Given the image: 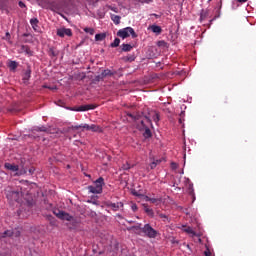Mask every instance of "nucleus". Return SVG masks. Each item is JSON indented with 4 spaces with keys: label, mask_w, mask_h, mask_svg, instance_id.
Segmentation results:
<instances>
[{
    "label": "nucleus",
    "mask_w": 256,
    "mask_h": 256,
    "mask_svg": "<svg viewBox=\"0 0 256 256\" xmlns=\"http://www.w3.org/2000/svg\"><path fill=\"white\" fill-rule=\"evenodd\" d=\"M128 117H131V119H135L138 121L137 127L140 131H143V129L149 128V125H153L151 122V118L144 116L141 113L132 114L129 113Z\"/></svg>",
    "instance_id": "nucleus-1"
},
{
    "label": "nucleus",
    "mask_w": 256,
    "mask_h": 256,
    "mask_svg": "<svg viewBox=\"0 0 256 256\" xmlns=\"http://www.w3.org/2000/svg\"><path fill=\"white\" fill-rule=\"evenodd\" d=\"M131 229L142 231V233L145 235V237H148V239H155L157 235H159V232L151 227V224H145L144 227H141V225L132 226L131 228H128V231H131Z\"/></svg>",
    "instance_id": "nucleus-2"
},
{
    "label": "nucleus",
    "mask_w": 256,
    "mask_h": 256,
    "mask_svg": "<svg viewBox=\"0 0 256 256\" xmlns=\"http://www.w3.org/2000/svg\"><path fill=\"white\" fill-rule=\"evenodd\" d=\"M5 195L8 199V201H16L19 203V199L23 197V192L19 189H13L11 186L6 187L5 189Z\"/></svg>",
    "instance_id": "nucleus-3"
},
{
    "label": "nucleus",
    "mask_w": 256,
    "mask_h": 256,
    "mask_svg": "<svg viewBox=\"0 0 256 256\" xmlns=\"http://www.w3.org/2000/svg\"><path fill=\"white\" fill-rule=\"evenodd\" d=\"M131 35L132 39L137 38V33H135V30L132 27H126L123 29H120L117 32V36L121 37V39H127Z\"/></svg>",
    "instance_id": "nucleus-4"
},
{
    "label": "nucleus",
    "mask_w": 256,
    "mask_h": 256,
    "mask_svg": "<svg viewBox=\"0 0 256 256\" xmlns=\"http://www.w3.org/2000/svg\"><path fill=\"white\" fill-rule=\"evenodd\" d=\"M103 185H105V180L103 179V177H99L95 181V186H89L88 189L90 193H94V194L103 193Z\"/></svg>",
    "instance_id": "nucleus-5"
},
{
    "label": "nucleus",
    "mask_w": 256,
    "mask_h": 256,
    "mask_svg": "<svg viewBox=\"0 0 256 256\" xmlns=\"http://www.w3.org/2000/svg\"><path fill=\"white\" fill-rule=\"evenodd\" d=\"M93 109H97V105H95V104L81 105V106H79L77 108H71V111L81 112V111H91Z\"/></svg>",
    "instance_id": "nucleus-6"
},
{
    "label": "nucleus",
    "mask_w": 256,
    "mask_h": 256,
    "mask_svg": "<svg viewBox=\"0 0 256 256\" xmlns=\"http://www.w3.org/2000/svg\"><path fill=\"white\" fill-rule=\"evenodd\" d=\"M57 35L58 37H72L73 36V31L70 28H59L57 30Z\"/></svg>",
    "instance_id": "nucleus-7"
},
{
    "label": "nucleus",
    "mask_w": 256,
    "mask_h": 256,
    "mask_svg": "<svg viewBox=\"0 0 256 256\" xmlns=\"http://www.w3.org/2000/svg\"><path fill=\"white\" fill-rule=\"evenodd\" d=\"M107 207L112 209V211H119V209L123 208V202H117V203L110 202L107 204Z\"/></svg>",
    "instance_id": "nucleus-8"
},
{
    "label": "nucleus",
    "mask_w": 256,
    "mask_h": 256,
    "mask_svg": "<svg viewBox=\"0 0 256 256\" xmlns=\"http://www.w3.org/2000/svg\"><path fill=\"white\" fill-rule=\"evenodd\" d=\"M150 30L152 33H156V35H161L163 31V29H161V26H157V25H151Z\"/></svg>",
    "instance_id": "nucleus-9"
},
{
    "label": "nucleus",
    "mask_w": 256,
    "mask_h": 256,
    "mask_svg": "<svg viewBox=\"0 0 256 256\" xmlns=\"http://www.w3.org/2000/svg\"><path fill=\"white\" fill-rule=\"evenodd\" d=\"M22 79H23L24 83H27V81H29V79H31V67L27 68V70L23 74Z\"/></svg>",
    "instance_id": "nucleus-10"
},
{
    "label": "nucleus",
    "mask_w": 256,
    "mask_h": 256,
    "mask_svg": "<svg viewBox=\"0 0 256 256\" xmlns=\"http://www.w3.org/2000/svg\"><path fill=\"white\" fill-rule=\"evenodd\" d=\"M21 51H22V53H25L26 55H29L30 57H32V55H33V51H31V48H29L28 45H22Z\"/></svg>",
    "instance_id": "nucleus-11"
},
{
    "label": "nucleus",
    "mask_w": 256,
    "mask_h": 256,
    "mask_svg": "<svg viewBox=\"0 0 256 256\" xmlns=\"http://www.w3.org/2000/svg\"><path fill=\"white\" fill-rule=\"evenodd\" d=\"M5 168L8 169V171H19V166L11 163H5Z\"/></svg>",
    "instance_id": "nucleus-12"
},
{
    "label": "nucleus",
    "mask_w": 256,
    "mask_h": 256,
    "mask_svg": "<svg viewBox=\"0 0 256 256\" xmlns=\"http://www.w3.org/2000/svg\"><path fill=\"white\" fill-rule=\"evenodd\" d=\"M70 129H75L76 131H77V129H86V131H90L91 125L84 124V125L72 126Z\"/></svg>",
    "instance_id": "nucleus-13"
},
{
    "label": "nucleus",
    "mask_w": 256,
    "mask_h": 256,
    "mask_svg": "<svg viewBox=\"0 0 256 256\" xmlns=\"http://www.w3.org/2000/svg\"><path fill=\"white\" fill-rule=\"evenodd\" d=\"M62 221H73V216H71L67 212H62V217L60 218Z\"/></svg>",
    "instance_id": "nucleus-14"
},
{
    "label": "nucleus",
    "mask_w": 256,
    "mask_h": 256,
    "mask_svg": "<svg viewBox=\"0 0 256 256\" xmlns=\"http://www.w3.org/2000/svg\"><path fill=\"white\" fill-rule=\"evenodd\" d=\"M30 25L32 26V28L34 29V31H37V27H39V19L37 18H32L30 20Z\"/></svg>",
    "instance_id": "nucleus-15"
},
{
    "label": "nucleus",
    "mask_w": 256,
    "mask_h": 256,
    "mask_svg": "<svg viewBox=\"0 0 256 256\" xmlns=\"http://www.w3.org/2000/svg\"><path fill=\"white\" fill-rule=\"evenodd\" d=\"M8 67H9L10 71H16L17 67H19V63H17V61H10L8 63Z\"/></svg>",
    "instance_id": "nucleus-16"
},
{
    "label": "nucleus",
    "mask_w": 256,
    "mask_h": 256,
    "mask_svg": "<svg viewBox=\"0 0 256 256\" xmlns=\"http://www.w3.org/2000/svg\"><path fill=\"white\" fill-rule=\"evenodd\" d=\"M131 167H135V163H133V162H125L122 165L123 171H129V169H131Z\"/></svg>",
    "instance_id": "nucleus-17"
},
{
    "label": "nucleus",
    "mask_w": 256,
    "mask_h": 256,
    "mask_svg": "<svg viewBox=\"0 0 256 256\" xmlns=\"http://www.w3.org/2000/svg\"><path fill=\"white\" fill-rule=\"evenodd\" d=\"M111 20L113 21V23L115 25H119V23H121V16L115 15V14H111Z\"/></svg>",
    "instance_id": "nucleus-18"
},
{
    "label": "nucleus",
    "mask_w": 256,
    "mask_h": 256,
    "mask_svg": "<svg viewBox=\"0 0 256 256\" xmlns=\"http://www.w3.org/2000/svg\"><path fill=\"white\" fill-rule=\"evenodd\" d=\"M146 201H150V203H153L154 205H159V203H161L160 198H151L149 196H146Z\"/></svg>",
    "instance_id": "nucleus-19"
},
{
    "label": "nucleus",
    "mask_w": 256,
    "mask_h": 256,
    "mask_svg": "<svg viewBox=\"0 0 256 256\" xmlns=\"http://www.w3.org/2000/svg\"><path fill=\"white\" fill-rule=\"evenodd\" d=\"M13 230H6L0 235V239H5V237H12Z\"/></svg>",
    "instance_id": "nucleus-20"
},
{
    "label": "nucleus",
    "mask_w": 256,
    "mask_h": 256,
    "mask_svg": "<svg viewBox=\"0 0 256 256\" xmlns=\"http://www.w3.org/2000/svg\"><path fill=\"white\" fill-rule=\"evenodd\" d=\"M111 76H113V72H111V70H109V69L104 70L101 73V79H105V77H111Z\"/></svg>",
    "instance_id": "nucleus-21"
},
{
    "label": "nucleus",
    "mask_w": 256,
    "mask_h": 256,
    "mask_svg": "<svg viewBox=\"0 0 256 256\" xmlns=\"http://www.w3.org/2000/svg\"><path fill=\"white\" fill-rule=\"evenodd\" d=\"M183 231L184 233H188V235H192V237H195V235H197V233H195L193 228L191 227H184Z\"/></svg>",
    "instance_id": "nucleus-22"
},
{
    "label": "nucleus",
    "mask_w": 256,
    "mask_h": 256,
    "mask_svg": "<svg viewBox=\"0 0 256 256\" xmlns=\"http://www.w3.org/2000/svg\"><path fill=\"white\" fill-rule=\"evenodd\" d=\"M90 131H93L94 133H101V127L98 125L92 124L90 125Z\"/></svg>",
    "instance_id": "nucleus-23"
},
{
    "label": "nucleus",
    "mask_w": 256,
    "mask_h": 256,
    "mask_svg": "<svg viewBox=\"0 0 256 256\" xmlns=\"http://www.w3.org/2000/svg\"><path fill=\"white\" fill-rule=\"evenodd\" d=\"M122 51H124L125 53L131 51V49H133V46L131 44H122Z\"/></svg>",
    "instance_id": "nucleus-24"
},
{
    "label": "nucleus",
    "mask_w": 256,
    "mask_h": 256,
    "mask_svg": "<svg viewBox=\"0 0 256 256\" xmlns=\"http://www.w3.org/2000/svg\"><path fill=\"white\" fill-rule=\"evenodd\" d=\"M144 133H143V136L145 137V139H149L150 137H152V133H151V129L149 128H144Z\"/></svg>",
    "instance_id": "nucleus-25"
},
{
    "label": "nucleus",
    "mask_w": 256,
    "mask_h": 256,
    "mask_svg": "<svg viewBox=\"0 0 256 256\" xmlns=\"http://www.w3.org/2000/svg\"><path fill=\"white\" fill-rule=\"evenodd\" d=\"M106 37L107 35H105V33L96 34L95 41H103Z\"/></svg>",
    "instance_id": "nucleus-26"
},
{
    "label": "nucleus",
    "mask_w": 256,
    "mask_h": 256,
    "mask_svg": "<svg viewBox=\"0 0 256 256\" xmlns=\"http://www.w3.org/2000/svg\"><path fill=\"white\" fill-rule=\"evenodd\" d=\"M21 237V231L18 229L12 230V239H17Z\"/></svg>",
    "instance_id": "nucleus-27"
},
{
    "label": "nucleus",
    "mask_w": 256,
    "mask_h": 256,
    "mask_svg": "<svg viewBox=\"0 0 256 256\" xmlns=\"http://www.w3.org/2000/svg\"><path fill=\"white\" fill-rule=\"evenodd\" d=\"M144 211L145 213H147V215H149V217H154L155 213L153 212V209L148 208L147 206L144 207Z\"/></svg>",
    "instance_id": "nucleus-28"
},
{
    "label": "nucleus",
    "mask_w": 256,
    "mask_h": 256,
    "mask_svg": "<svg viewBox=\"0 0 256 256\" xmlns=\"http://www.w3.org/2000/svg\"><path fill=\"white\" fill-rule=\"evenodd\" d=\"M70 222L72 224V229H77V227H79V220L75 219L74 217H72Z\"/></svg>",
    "instance_id": "nucleus-29"
},
{
    "label": "nucleus",
    "mask_w": 256,
    "mask_h": 256,
    "mask_svg": "<svg viewBox=\"0 0 256 256\" xmlns=\"http://www.w3.org/2000/svg\"><path fill=\"white\" fill-rule=\"evenodd\" d=\"M151 117H152L154 123H159V120H160L159 113L153 112Z\"/></svg>",
    "instance_id": "nucleus-30"
},
{
    "label": "nucleus",
    "mask_w": 256,
    "mask_h": 256,
    "mask_svg": "<svg viewBox=\"0 0 256 256\" xmlns=\"http://www.w3.org/2000/svg\"><path fill=\"white\" fill-rule=\"evenodd\" d=\"M120 43H121V40L119 38H115L113 43L110 44V46L113 48L119 47Z\"/></svg>",
    "instance_id": "nucleus-31"
},
{
    "label": "nucleus",
    "mask_w": 256,
    "mask_h": 256,
    "mask_svg": "<svg viewBox=\"0 0 256 256\" xmlns=\"http://www.w3.org/2000/svg\"><path fill=\"white\" fill-rule=\"evenodd\" d=\"M63 212H64L63 210H59V209L53 211L54 215H55L58 219H61V217L63 216Z\"/></svg>",
    "instance_id": "nucleus-32"
},
{
    "label": "nucleus",
    "mask_w": 256,
    "mask_h": 256,
    "mask_svg": "<svg viewBox=\"0 0 256 256\" xmlns=\"http://www.w3.org/2000/svg\"><path fill=\"white\" fill-rule=\"evenodd\" d=\"M85 33H89V35H95V29L93 28H84Z\"/></svg>",
    "instance_id": "nucleus-33"
},
{
    "label": "nucleus",
    "mask_w": 256,
    "mask_h": 256,
    "mask_svg": "<svg viewBox=\"0 0 256 256\" xmlns=\"http://www.w3.org/2000/svg\"><path fill=\"white\" fill-rule=\"evenodd\" d=\"M49 55L50 57H57L58 53L53 48H50Z\"/></svg>",
    "instance_id": "nucleus-34"
},
{
    "label": "nucleus",
    "mask_w": 256,
    "mask_h": 256,
    "mask_svg": "<svg viewBox=\"0 0 256 256\" xmlns=\"http://www.w3.org/2000/svg\"><path fill=\"white\" fill-rule=\"evenodd\" d=\"M126 61L129 63H132V61H135V55H129L126 57Z\"/></svg>",
    "instance_id": "nucleus-35"
},
{
    "label": "nucleus",
    "mask_w": 256,
    "mask_h": 256,
    "mask_svg": "<svg viewBox=\"0 0 256 256\" xmlns=\"http://www.w3.org/2000/svg\"><path fill=\"white\" fill-rule=\"evenodd\" d=\"M36 131H41V132L45 133V132H47V127H45V126L38 127L36 129Z\"/></svg>",
    "instance_id": "nucleus-36"
},
{
    "label": "nucleus",
    "mask_w": 256,
    "mask_h": 256,
    "mask_svg": "<svg viewBox=\"0 0 256 256\" xmlns=\"http://www.w3.org/2000/svg\"><path fill=\"white\" fill-rule=\"evenodd\" d=\"M158 217H160V219H163V221L168 219L167 215H165L163 213H159V212H158Z\"/></svg>",
    "instance_id": "nucleus-37"
},
{
    "label": "nucleus",
    "mask_w": 256,
    "mask_h": 256,
    "mask_svg": "<svg viewBox=\"0 0 256 256\" xmlns=\"http://www.w3.org/2000/svg\"><path fill=\"white\" fill-rule=\"evenodd\" d=\"M178 167L177 162H171V169H173V171H175Z\"/></svg>",
    "instance_id": "nucleus-38"
},
{
    "label": "nucleus",
    "mask_w": 256,
    "mask_h": 256,
    "mask_svg": "<svg viewBox=\"0 0 256 256\" xmlns=\"http://www.w3.org/2000/svg\"><path fill=\"white\" fill-rule=\"evenodd\" d=\"M33 173H35V167H30L28 169V174L33 175Z\"/></svg>",
    "instance_id": "nucleus-39"
},
{
    "label": "nucleus",
    "mask_w": 256,
    "mask_h": 256,
    "mask_svg": "<svg viewBox=\"0 0 256 256\" xmlns=\"http://www.w3.org/2000/svg\"><path fill=\"white\" fill-rule=\"evenodd\" d=\"M155 167H157V162L153 161L150 164V169H155Z\"/></svg>",
    "instance_id": "nucleus-40"
},
{
    "label": "nucleus",
    "mask_w": 256,
    "mask_h": 256,
    "mask_svg": "<svg viewBox=\"0 0 256 256\" xmlns=\"http://www.w3.org/2000/svg\"><path fill=\"white\" fill-rule=\"evenodd\" d=\"M205 256H211V250H209V248H207V250L204 252Z\"/></svg>",
    "instance_id": "nucleus-41"
},
{
    "label": "nucleus",
    "mask_w": 256,
    "mask_h": 256,
    "mask_svg": "<svg viewBox=\"0 0 256 256\" xmlns=\"http://www.w3.org/2000/svg\"><path fill=\"white\" fill-rule=\"evenodd\" d=\"M18 5L19 7H21V9L25 7V3H23V1H19Z\"/></svg>",
    "instance_id": "nucleus-42"
},
{
    "label": "nucleus",
    "mask_w": 256,
    "mask_h": 256,
    "mask_svg": "<svg viewBox=\"0 0 256 256\" xmlns=\"http://www.w3.org/2000/svg\"><path fill=\"white\" fill-rule=\"evenodd\" d=\"M96 81H103V78H101V74L96 76Z\"/></svg>",
    "instance_id": "nucleus-43"
},
{
    "label": "nucleus",
    "mask_w": 256,
    "mask_h": 256,
    "mask_svg": "<svg viewBox=\"0 0 256 256\" xmlns=\"http://www.w3.org/2000/svg\"><path fill=\"white\" fill-rule=\"evenodd\" d=\"M132 211H137V206L135 204L132 205Z\"/></svg>",
    "instance_id": "nucleus-44"
},
{
    "label": "nucleus",
    "mask_w": 256,
    "mask_h": 256,
    "mask_svg": "<svg viewBox=\"0 0 256 256\" xmlns=\"http://www.w3.org/2000/svg\"><path fill=\"white\" fill-rule=\"evenodd\" d=\"M220 6H219V9H221V7H223V0H220Z\"/></svg>",
    "instance_id": "nucleus-45"
},
{
    "label": "nucleus",
    "mask_w": 256,
    "mask_h": 256,
    "mask_svg": "<svg viewBox=\"0 0 256 256\" xmlns=\"http://www.w3.org/2000/svg\"><path fill=\"white\" fill-rule=\"evenodd\" d=\"M238 3H247V0H238Z\"/></svg>",
    "instance_id": "nucleus-46"
},
{
    "label": "nucleus",
    "mask_w": 256,
    "mask_h": 256,
    "mask_svg": "<svg viewBox=\"0 0 256 256\" xmlns=\"http://www.w3.org/2000/svg\"><path fill=\"white\" fill-rule=\"evenodd\" d=\"M111 10L114 11V13L118 12L117 8H111Z\"/></svg>",
    "instance_id": "nucleus-47"
},
{
    "label": "nucleus",
    "mask_w": 256,
    "mask_h": 256,
    "mask_svg": "<svg viewBox=\"0 0 256 256\" xmlns=\"http://www.w3.org/2000/svg\"><path fill=\"white\" fill-rule=\"evenodd\" d=\"M203 17H205V15L202 13V14H201V16H200V18H202V19H203Z\"/></svg>",
    "instance_id": "nucleus-48"
},
{
    "label": "nucleus",
    "mask_w": 256,
    "mask_h": 256,
    "mask_svg": "<svg viewBox=\"0 0 256 256\" xmlns=\"http://www.w3.org/2000/svg\"><path fill=\"white\" fill-rule=\"evenodd\" d=\"M24 173H27V170H24Z\"/></svg>",
    "instance_id": "nucleus-49"
},
{
    "label": "nucleus",
    "mask_w": 256,
    "mask_h": 256,
    "mask_svg": "<svg viewBox=\"0 0 256 256\" xmlns=\"http://www.w3.org/2000/svg\"><path fill=\"white\" fill-rule=\"evenodd\" d=\"M49 89H53V88L49 87Z\"/></svg>",
    "instance_id": "nucleus-50"
}]
</instances>
